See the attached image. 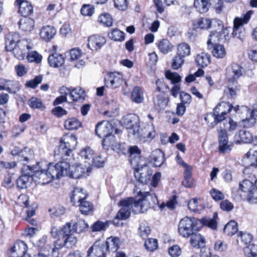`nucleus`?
Returning <instances> with one entry per match:
<instances>
[{"instance_id":"f257e3e1","label":"nucleus","mask_w":257,"mask_h":257,"mask_svg":"<svg viewBox=\"0 0 257 257\" xmlns=\"http://www.w3.org/2000/svg\"><path fill=\"white\" fill-rule=\"evenodd\" d=\"M134 193L142 197V198L138 201L133 197L121 200L119 204L121 208L117 213V219H127L130 216L131 211L136 214L144 213L151 207V202L154 204L158 203L157 196L154 194H151L149 192H142L136 187L134 189Z\"/></svg>"},{"instance_id":"f03ea898","label":"nucleus","mask_w":257,"mask_h":257,"mask_svg":"<svg viewBox=\"0 0 257 257\" xmlns=\"http://www.w3.org/2000/svg\"><path fill=\"white\" fill-rule=\"evenodd\" d=\"M130 152V163L135 170V177L140 183L146 184L150 180L152 171L148 166L146 162L141 158L140 151L137 146L128 149Z\"/></svg>"},{"instance_id":"7ed1b4c3","label":"nucleus","mask_w":257,"mask_h":257,"mask_svg":"<svg viewBox=\"0 0 257 257\" xmlns=\"http://www.w3.org/2000/svg\"><path fill=\"white\" fill-rule=\"evenodd\" d=\"M43 164L47 166L46 169L41 168L39 170L37 169V166H27L26 167L30 171H32L33 176L38 178L39 183L42 184H46L50 183L52 180L59 179L61 177V169L63 166H60L59 162L55 165L52 163L47 164L46 162L38 163L37 166L42 167Z\"/></svg>"},{"instance_id":"20e7f679","label":"nucleus","mask_w":257,"mask_h":257,"mask_svg":"<svg viewBox=\"0 0 257 257\" xmlns=\"http://www.w3.org/2000/svg\"><path fill=\"white\" fill-rule=\"evenodd\" d=\"M123 122L126 128L130 130L129 133L132 134L136 137L141 136L146 138L148 140H153L156 135V132L153 122L145 128L143 132L141 134L140 132V119L138 115L135 114H129L126 115Z\"/></svg>"},{"instance_id":"39448f33","label":"nucleus","mask_w":257,"mask_h":257,"mask_svg":"<svg viewBox=\"0 0 257 257\" xmlns=\"http://www.w3.org/2000/svg\"><path fill=\"white\" fill-rule=\"evenodd\" d=\"M253 11H248L242 17H236L233 20V28L225 27L223 29L220 34V39L225 41H229L231 36L229 35L230 31H232L231 36L239 40H243L244 34L243 32H239V28L248 23L251 17L253 14Z\"/></svg>"},{"instance_id":"423d86ee","label":"nucleus","mask_w":257,"mask_h":257,"mask_svg":"<svg viewBox=\"0 0 257 257\" xmlns=\"http://www.w3.org/2000/svg\"><path fill=\"white\" fill-rule=\"evenodd\" d=\"M199 220L195 217H185L180 220L178 224V232L183 237L189 238L195 231H199Z\"/></svg>"},{"instance_id":"0eeeda50","label":"nucleus","mask_w":257,"mask_h":257,"mask_svg":"<svg viewBox=\"0 0 257 257\" xmlns=\"http://www.w3.org/2000/svg\"><path fill=\"white\" fill-rule=\"evenodd\" d=\"M235 110L241 118V122L244 127H250L256 122L257 107L250 111L246 106H238L237 109L235 108Z\"/></svg>"},{"instance_id":"6e6552de","label":"nucleus","mask_w":257,"mask_h":257,"mask_svg":"<svg viewBox=\"0 0 257 257\" xmlns=\"http://www.w3.org/2000/svg\"><path fill=\"white\" fill-rule=\"evenodd\" d=\"M60 166H63L61 169V177L67 176L72 178L78 179L82 177L85 173V169L81 165L70 166L66 161L59 162Z\"/></svg>"},{"instance_id":"1a4fd4ad","label":"nucleus","mask_w":257,"mask_h":257,"mask_svg":"<svg viewBox=\"0 0 257 257\" xmlns=\"http://www.w3.org/2000/svg\"><path fill=\"white\" fill-rule=\"evenodd\" d=\"M34 48V44L30 39L21 40L12 50L14 56L19 60H24L28 51Z\"/></svg>"},{"instance_id":"9d476101","label":"nucleus","mask_w":257,"mask_h":257,"mask_svg":"<svg viewBox=\"0 0 257 257\" xmlns=\"http://www.w3.org/2000/svg\"><path fill=\"white\" fill-rule=\"evenodd\" d=\"M238 106L233 107L230 103L227 102H222L219 103L214 109V122L216 124L224 120L225 118V115L229 113L232 108L235 111V108H236L237 109Z\"/></svg>"},{"instance_id":"9b49d317","label":"nucleus","mask_w":257,"mask_h":257,"mask_svg":"<svg viewBox=\"0 0 257 257\" xmlns=\"http://www.w3.org/2000/svg\"><path fill=\"white\" fill-rule=\"evenodd\" d=\"M193 25L194 28L200 29H208L212 26L217 30L223 28L222 21L217 19L211 20L207 18H201L195 20L193 22Z\"/></svg>"},{"instance_id":"f8f14e48","label":"nucleus","mask_w":257,"mask_h":257,"mask_svg":"<svg viewBox=\"0 0 257 257\" xmlns=\"http://www.w3.org/2000/svg\"><path fill=\"white\" fill-rule=\"evenodd\" d=\"M72 224V222H67L62 227H52L51 230V235L54 238L58 237L61 235L63 238L73 235L75 231Z\"/></svg>"},{"instance_id":"ddd939ff","label":"nucleus","mask_w":257,"mask_h":257,"mask_svg":"<svg viewBox=\"0 0 257 257\" xmlns=\"http://www.w3.org/2000/svg\"><path fill=\"white\" fill-rule=\"evenodd\" d=\"M11 154L13 156H17V159L20 162L24 163V164L34 158L33 151L28 148L21 149L19 147H15L12 150Z\"/></svg>"},{"instance_id":"4468645a","label":"nucleus","mask_w":257,"mask_h":257,"mask_svg":"<svg viewBox=\"0 0 257 257\" xmlns=\"http://www.w3.org/2000/svg\"><path fill=\"white\" fill-rule=\"evenodd\" d=\"M225 74L229 81H235L240 77L243 72V68L236 63H232L225 69Z\"/></svg>"},{"instance_id":"2eb2a0df","label":"nucleus","mask_w":257,"mask_h":257,"mask_svg":"<svg viewBox=\"0 0 257 257\" xmlns=\"http://www.w3.org/2000/svg\"><path fill=\"white\" fill-rule=\"evenodd\" d=\"M123 82L122 75L118 72L108 73L104 79L107 87L116 88L119 87Z\"/></svg>"},{"instance_id":"dca6fc26","label":"nucleus","mask_w":257,"mask_h":257,"mask_svg":"<svg viewBox=\"0 0 257 257\" xmlns=\"http://www.w3.org/2000/svg\"><path fill=\"white\" fill-rule=\"evenodd\" d=\"M113 127L108 121H101L97 123L95 126V134L99 138L107 137L113 132Z\"/></svg>"},{"instance_id":"f3484780","label":"nucleus","mask_w":257,"mask_h":257,"mask_svg":"<svg viewBox=\"0 0 257 257\" xmlns=\"http://www.w3.org/2000/svg\"><path fill=\"white\" fill-rule=\"evenodd\" d=\"M218 138H219V152L226 154L229 153L232 149V146L228 144V136L222 127L218 129Z\"/></svg>"},{"instance_id":"a211bd4d","label":"nucleus","mask_w":257,"mask_h":257,"mask_svg":"<svg viewBox=\"0 0 257 257\" xmlns=\"http://www.w3.org/2000/svg\"><path fill=\"white\" fill-rule=\"evenodd\" d=\"M28 246L25 242L21 240L17 241L11 248L12 257H25L26 255Z\"/></svg>"},{"instance_id":"6ab92c4d","label":"nucleus","mask_w":257,"mask_h":257,"mask_svg":"<svg viewBox=\"0 0 257 257\" xmlns=\"http://www.w3.org/2000/svg\"><path fill=\"white\" fill-rule=\"evenodd\" d=\"M88 47L91 50H97L106 43L105 37L99 35H92L88 39Z\"/></svg>"},{"instance_id":"aec40b11","label":"nucleus","mask_w":257,"mask_h":257,"mask_svg":"<svg viewBox=\"0 0 257 257\" xmlns=\"http://www.w3.org/2000/svg\"><path fill=\"white\" fill-rule=\"evenodd\" d=\"M107 250L104 244L95 242L87 251V257H105Z\"/></svg>"},{"instance_id":"412c9836","label":"nucleus","mask_w":257,"mask_h":257,"mask_svg":"<svg viewBox=\"0 0 257 257\" xmlns=\"http://www.w3.org/2000/svg\"><path fill=\"white\" fill-rule=\"evenodd\" d=\"M87 194L81 187H75L72 192L70 197L71 202L74 206L84 200Z\"/></svg>"},{"instance_id":"4be33fe9","label":"nucleus","mask_w":257,"mask_h":257,"mask_svg":"<svg viewBox=\"0 0 257 257\" xmlns=\"http://www.w3.org/2000/svg\"><path fill=\"white\" fill-rule=\"evenodd\" d=\"M15 4L19 7V13L24 17L33 13V8L27 1L16 0Z\"/></svg>"},{"instance_id":"5701e85b","label":"nucleus","mask_w":257,"mask_h":257,"mask_svg":"<svg viewBox=\"0 0 257 257\" xmlns=\"http://www.w3.org/2000/svg\"><path fill=\"white\" fill-rule=\"evenodd\" d=\"M57 33L56 29L50 25L43 27L40 30L41 38L45 42H48L54 38Z\"/></svg>"},{"instance_id":"b1692460","label":"nucleus","mask_w":257,"mask_h":257,"mask_svg":"<svg viewBox=\"0 0 257 257\" xmlns=\"http://www.w3.org/2000/svg\"><path fill=\"white\" fill-rule=\"evenodd\" d=\"M19 35L15 32H12L6 35L5 37L6 48L7 51H11L13 47L17 45L21 41Z\"/></svg>"},{"instance_id":"393cba45","label":"nucleus","mask_w":257,"mask_h":257,"mask_svg":"<svg viewBox=\"0 0 257 257\" xmlns=\"http://www.w3.org/2000/svg\"><path fill=\"white\" fill-rule=\"evenodd\" d=\"M252 140V134L247 131L241 130L235 136L234 142L236 144L251 143Z\"/></svg>"},{"instance_id":"a878e982","label":"nucleus","mask_w":257,"mask_h":257,"mask_svg":"<svg viewBox=\"0 0 257 257\" xmlns=\"http://www.w3.org/2000/svg\"><path fill=\"white\" fill-rule=\"evenodd\" d=\"M48 59L50 65L54 68L62 67L65 63V58L63 55L57 53L50 55Z\"/></svg>"},{"instance_id":"bb28decb","label":"nucleus","mask_w":257,"mask_h":257,"mask_svg":"<svg viewBox=\"0 0 257 257\" xmlns=\"http://www.w3.org/2000/svg\"><path fill=\"white\" fill-rule=\"evenodd\" d=\"M104 244L107 251L115 252L120 247V240L117 237L110 236L107 238Z\"/></svg>"},{"instance_id":"cd10ccee","label":"nucleus","mask_w":257,"mask_h":257,"mask_svg":"<svg viewBox=\"0 0 257 257\" xmlns=\"http://www.w3.org/2000/svg\"><path fill=\"white\" fill-rule=\"evenodd\" d=\"M28 174L21 175L17 180V184L18 188L23 189L27 188L30 186L32 181L33 172L29 170Z\"/></svg>"},{"instance_id":"c85d7f7f","label":"nucleus","mask_w":257,"mask_h":257,"mask_svg":"<svg viewBox=\"0 0 257 257\" xmlns=\"http://www.w3.org/2000/svg\"><path fill=\"white\" fill-rule=\"evenodd\" d=\"M60 143L62 144H65V146L69 148V150L72 151L75 149L77 145V138L75 135H65L61 138Z\"/></svg>"},{"instance_id":"c756f323","label":"nucleus","mask_w":257,"mask_h":257,"mask_svg":"<svg viewBox=\"0 0 257 257\" xmlns=\"http://www.w3.org/2000/svg\"><path fill=\"white\" fill-rule=\"evenodd\" d=\"M198 231H195L190 235V243L193 247L200 248L205 245V240Z\"/></svg>"},{"instance_id":"7c9ffc66","label":"nucleus","mask_w":257,"mask_h":257,"mask_svg":"<svg viewBox=\"0 0 257 257\" xmlns=\"http://www.w3.org/2000/svg\"><path fill=\"white\" fill-rule=\"evenodd\" d=\"M150 158L155 167L161 166L165 161L164 154L160 149H156L153 151L151 153Z\"/></svg>"},{"instance_id":"2f4dec72","label":"nucleus","mask_w":257,"mask_h":257,"mask_svg":"<svg viewBox=\"0 0 257 257\" xmlns=\"http://www.w3.org/2000/svg\"><path fill=\"white\" fill-rule=\"evenodd\" d=\"M20 29L25 32H31L34 29V21L28 17L22 18L18 23Z\"/></svg>"},{"instance_id":"473e14b6","label":"nucleus","mask_w":257,"mask_h":257,"mask_svg":"<svg viewBox=\"0 0 257 257\" xmlns=\"http://www.w3.org/2000/svg\"><path fill=\"white\" fill-rule=\"evenodd\" d=\"M217 213L215 212L212 218L205 217L199 220V223L202 225L206 226L212 230H216L217 227Z\"/></svg>"},{"instance_id":"72a5a7b5","label":"nucleus","mask_w":257,"mask_h":257,"mask_svg":"<svg viewBox=\"0 0 257 257\" xmlns=\"http://www.w3.org/2000/svg\"><path fill=\"white\" fill-rule=\"evenodd\" d=\"M131 99L136 103H141L143 102L144 93L141 87L137 86L134 88L131 93Z\"/></svg>"},{"instance_id":"f704fd0d","label":"nucleus","mask_w":257,"mask_h":257,"mask_svg":"<svg viewBox=\"0 0 257 257\" xmlns=\"http://www.w3.org/2000/svg\"><path fill=\"white\" fill-rule=\"evenodd\" d=\"M194 6L198 12L204 14L209 10L210 4L208 0H194Z\"/></svg>"},{"instance_id":"c9c22d12","label":"nucleus","mask_w":257,"mask_h":257,"mask_svg":"<svg viewBox=\"0 0 257 257\" xmlns=\"http://www.w3.org/2000/svg\"><path fill=\"white\" fill-rule=\"evenodd\" d=\"M157 46L159 51L164 54L171 52L173 49V45L166 39H163L159 41Z\"/></svg>"},{"instance_id":"e433bc0d","label":"nucleus","mask_w":257,"mask_h":257,"mask_svg":"<svg viewBox=\"0 0 257 257\" xmlns=\"http://www.w3.org/2000/svg\"><path fill=\"white\" fill-rule=\"evenodd\" d=\"M71 153V150H69L65 144H62L61 143L59 147L54 150L55 156L61 157L63 160H66L65 157L69 156Z\"/></svg>"},{"instance_id":"4c0bfd02","label":"nucleus","mask_w":257,"mask_h":257,"mask_svg":"<svg viewBox=\"0 0 257 257\" xmlns=\"http://www.w3.org/2000/svg\"><path fill=\"white\" fill-rule=\"evenodd\" d=\"M70 96L73 101H79L84 100V90L80 87L72 88Z\"/></svg>"},{"instance_id":"58836bf2","label":"nucleus","mask_w":257,"mask_h":257,"mask_svg":"<svg viewBox=\"0 0 257 257\" xmlns=\"http://www.w3.org/2000/svg\"><path fill=\"white\" fill-rule=\"evenodd\" d=\"M255 189L254 183L252 181L248 179H244L239 183V190L248 194L253 189Z\"/></svg>"},{"instance_id":"ea45409f","label":"nucleus","mask_w":257,"mask_h":257,"mask_svg":"<svg viewBox=\"0 0 257 257\" xmlns=\"http://www.w3.org/2000/svg\"><path fill=\"white\" fill-rule=\"evenodd\" d=\"M47 240L46 236H42L34 243L35 245L43 250L45 252V253H49L51 249V246L47 243Z\"/></svg>"},{"instance_id":"a19ab883","label":"nucleus","mask_w":257,"mask_h":257,"mask_svg":"<svg viewBox=\"0 0 257 257\" xmlns=\"http://www.w3.org/2000/svg\"><path fill=\"white\" fill-rule=\"evenodd\" d=\"M4 80L5 83L4 85L6 86V91L11 93H16L20 89L21 86L18 81L7 79Z\"/></svg>"},{"instance_id":"79ce46f5","label":"nucleus","mask_w":257,"mask_h":257,"mask_svg":"<svg viewBox=\"0 0 257 257\" xmlns=\"http://www.w3.org/2000/svg\"><path fill=\"white\" fill-rule=\"evenodd\" d=\"M195 61L199 66L206 67L210 63V56L207 53H201L196 56Z\"/></svg>"},{"instance_id":"37998d69","label":"nucleus","mask_w":257,"mask_h":257,"mask_svg":"<svg viewBox=\"0 0 257 257\" xmlns=\"http://www.w3.org/2000/svg\"><path fill=\"white\" fill-rule=\"evenodd\" d=\"M42 56L36 51H28L27 55V59L30 63H35L40 64L42 60Z\"/></svg>"},{"instance_id":"c03bdc74","label":"nucleus","mask_w":257,"mask_h":257,"mask_svg":"<svg viewBox=\"0 0 257 257\" xmlns=\"http://www.w3.org/2000/svg\"><path fill=\"white\" fill-rule=\"evenodd\" d=\"M212 54L215 58H223L226 55V50L222 45L215 44L213 47Z\"/></svg>"},{"instance_id":"a18cd8bd","label":"nucleus","mask_w":257,"mask_h":257,"mask_svg":"<svg viewBox=\"0 0 257 257\" xmlns=\"http://www.w3.org/2000/svg\"><path fill=\"white\" fill-rule=\"evenodd\" d=\"M108 36L114 41L122 42L124 40L125 34L118 29H114L108 34Z\"/></svg>"},{"instance_id":"49530a36","label":"nucleus","mask_w":257,"mask_h":257,"mask_svg":"<svg viewBox=\"0 0 257 257\" xmlns=\"http://www.w3.org/2000/svg\"><path fill=\"white\" fill-rule=\"evenodd\" d=\"M28 104L33 109H38L41 110H44L46 107L40 99L33 97L28 101Z\"/></svg>"},{"instance_id":"de8ad7c7","label":"nucleus","mask_w":257,"mask_h":257,"mask_svg":"<svg viewBox=\"0 0 257 257\" xmlns=\"http://www.w3.org/2000/svg\"><path fill=\"white\" fill-rule=\"evenodd\" d=\"M116 141L114 136L111 134L107 137H103L102 141V145L104 147L111 148L112 150H116L117 146L116 145Z\"/></svg>"},{"instance_id":"09e8293b","label":"nucleus","mask_w":257,"mask_h":257,"mask_svg":"<svg viewBox=\"0 0 257 257\" xmlns=\"http://www.w3.org/2000/svg\"><path fill=\"white\" fill-rule=\"evenodd\" d=\"M191 48L190 46L186 43H182L177 46V55L183 58L190 55Z\"/></svg>"},{"instance_id":"8fccbe9b","label":"nucleus","mask_w":257,"mask_h":257,"mask_svg":"<svg viewBox=\"0 0 257 257\" xmlns=\"http://www.w3.org/2000/svg\"><path fill=\"white\" fill-rule=\"evenodd\" d=\"M238 230L237 222L231 220L228 222L224 227V232L229 236L234 235Z\"/></svg>"},{"instance_id":"3c124183","label":"nucleus","mask_w":257,"mask_h":257,"mask_svg":"<svg viewBox=\"0 0 257 257\" xmlns=\"http://www.w3.org/2000/svg\"><path fill=\"white\" fill-rule=\"evenodd\" d=\"M81 125V122L76 118H71L67 119L64 124L65 127L69 130H77Z\"/></svg>"},{"instance_id":"603ef678","label":"nucleus","mask_w":257,"mask_h":257,"mask_svg":"<svg viewBox=\"0 0 257 257\" xmlns=\"http://www.w3.org/2000/svg\"><path fill=\"white\" fill-rule=\"evenodd\" d=\"M79 206L80 210L83 214H88L93 210V205L90 202L85 199L77 204Z\"/></svg>"},{"instance_id":"864d4df0","label":"nucleus","mask_w":257,"mask_h":257,"mask_svg":"<svg viewBox=\"0 0 257 257\" xmlns=\"http://www.w3.org/2000/svg\"><path fill=\"white\" fill-rule=\"evenodd\" d=\"M243 253L246 257H257V244L252 243L244 247Z\"/></svg>"},{"instance_id":"5fc2aeb1","label":"nucleus","mask_w":257,"mask_h":257,"mask_svg":"<svg viewBox=\"0 0 257 257\" xmlns=\"http://www.w3.org/2000/svg\"><path fill=\"white\" fill-rule=\"evenodd\" d=\"M88 224L84 220L80 219L73 223V227L75 232L81 233L85 231L88 227Z\"/></svg>"},{"instance_id":"6e6d98bb","label":"nucleus","mask_w":257,"mask_h":257,"mask_svg":"<svg viewBox=\"0 0 257 257\" xmlns=\"http://www.w3.org/2000/svg\"><path fill=\"white\" fill-rule=\"evenodd\" d=\"M98 22L106 27H110L113 24L111 16L107 13L100 15L98 18Z\"/></svg>"},{"instance_id":"4d7b16f0","label":"nucleus","mask_w":257,"mask_h":257,"mask_svg":"<svg viewBox=\"0 0 257 257\" xmlns=\"http://www.w3.org/2000/svg\"><path fill=\"white\" fill-rule=\"evenodd\" d=\"M63 245L68 248H72L77 242V238L74 234L63 237Z\"/></svg>"},{"instance_id":"13d9d810","label":"nucleus","mask_w":257,"mask_h":257,"mask_svg":"<svg viewBox=\"0 0 257 257\" xmlns=\"http://www.w3.org/2000/svg\"><path fill=\"white\" fill-rule=\"evenodd\" d=\"M250 163V165L245 167L243 173L245 174L248 175L251 179H256L257 178V166H255L254 163Z\"/></svg>"},{"instance_id":"bf43d9fd","label":"nucleus","mask_w":257,"mask_h":257,"mask_svg":"<svg viewBox=\"0 0 257 257\" xmlns=\"http://www.w3.org/2000/svg\"><path fill=\"white\" fill-rule=\"evenodd\" d=\"M165 76L167 79L170 80L172 84H175L180 82L181 80V77L177 72H172L168 70L165 72Z\"/></svg>"},{"instance_id":"052dcab7","label":"nucleus","mask_w":257,"mask_h":257,"mask_svg":"<svg viewBox=\"0 0 257 257\" xmlns=\"http://www.w3.org/2000/svg\"><path fill=\"white\" fill-rule=\"evenodd\" d=\"M144 245L148 251H154L158 247V240L155 238H149L146 240Z\"/></svg>"},{"instance_id":"680f3d73","label":"nucleus","mask_w":257,"mask_h":257,"mask_svg":"<svg viewBox=\"0 0 257 257\" xmlns=\"http://www.w3.org/2000/svg\"><path fill=\"white\" fill-rule=\"evenodd\" d=\"M169 100L165 95L159 94L156 96L154 99V103L156 105H158L160 108L165 107L168 102Z\"/></svg>"},{"instance_id":"e2e57ef3","label":"nucleus","mask_w":257,"mask_h":257,"mask_svg":"<svg viewBox=\"0 0 257 257\" xmlns=\"http://www.w3.org/2000/svg\"><path fill=\"white\" fill-rule=\"evenodd\" d=\"M110 222L108 221L105 222L97 221L92 226L93 231H100L104 230L109 226Z\"/></svg>"},{"instance_id":"0e129e2a","label":"nucleus","mask_w":257,"mask_h":257,"mask_svg":"<svg viewBox=\"0 0 257 257\" xmlns=\"http://www.w3.org/2000/svg\"><path fill=\"white\" fill-rule=\"evenodd\" d=\"M151 233L150 227L146 223H142L139 228V234L143 238H147Z\"/></svg>"},{"instance_id":"69168bd1","label":"nucleus","mask_w":257,"mask_h":257,"mask_svg":"<svg viewBox=\"0 0 257 257\" xmlns=\"http://www.w3.org/2000/svg\"><path fill=\"white\" fill-rule=\"evenodd\" d=\"M42 75L37 76L33 79L28 81L26 83V86L34 89L42 82Z\"/></svg>"},{"instance_id":"338daca9","label":"nucleus","mask_w":257,"mask_h":257,"mask_svg":"<svg viewBox=\"0 0 257 257\" xmlns=\"http://www.w3.org/2000/svg\"><path fill=\"white\" fill-rule=\"evenodd\" d=\"M94 13V8L90 5H84L81 9V13L84 16L91 17Z\"/></svg>"},{"instance_id":"774afa93","label":"nucleus","mask_w":257,"mask_h":257,"mask_svg":"<svg viewBox=\"0 0 257 257\" xmlns=\"http://www.w3.org/2000/svg\"><path fill=\"white\" fill-rule=\"evenodd\" d=\"M184 62V58L177 54L172 59V67L174 69L180 68Z\"/></svg>"}]
</instances>
